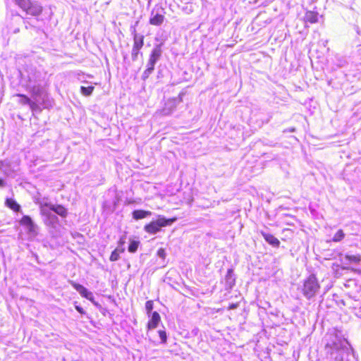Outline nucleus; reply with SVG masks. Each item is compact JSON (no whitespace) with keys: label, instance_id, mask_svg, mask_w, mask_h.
<instances>
[{"label":"nucleus","instance_id":"nucleus-22","mask_svg":"<svg viewBox=\"0 0 361 361\" xmlns=\"http://www.w3.org/2000/svg\"><path fill=\"white\" fill-rule=\"evenodd\" d=\"M153 307H154L153 300H147L145 302V309H146L147 314H148V316H149V314H151V312L153 310Z\"/></svg>","mask_w":361,"mask_h":361},{"label":"nucleus","instance_id":"nucleus-14","mask_svg":"<svg viewBox=\"0 0 361 361\" xmlns=\"http://www.w3.org/2000/svg\"><path fill=\"white\" fill-rule=\"evenodd\" d=\"M125 252L124 247H117L114 250H113L110 255L109 260L111 262H116L119 259L120 254L123 253Z\"/></svg>","mask_w":361,"mask_h":361},{"label":"nucleus","instance_id":"nucleus-32","mask_svg":"<svg viewBox=\"0 0 361 361\" xmlns=\"http://www.w3.org/2000/svg\"><path fill=\"white\" fill-rule=\"evenodd\" d=\"M295 128H290L288 129H286L284 130V132H295Z\"/></svg>","mask_w":361,"mask_h":361},{"label":"nucleus","instance_id":"nucleus-12","mask_svg":"<svg viewBox=\"0 0 361 361\" xmlns=\"http://www.w3.org/2000/svg\"><path fill=\"white\" fill-rule=\"evenodd\" d=\"M161 54V49L160 47L157 46L152 51L149 60L152 62L156 63L160 58Z\"/></svg>","mask_w":361,"mask_h":361},{"label":"nucleus","instance_id":"nucleus-2","mask_svg":"<svg viewBox=\"0 0 361 361\" xmlns=\"http://www.w3.org/2000/svg\"><path fill=\"white\" fill-rule=\"evenodd\" d=\"M176 220V217L166 219L165 217L159 216L157 219L145 224L144 229L147 233L155 234L159 232L162 227L170 226Z\"/></svg>","mask_w":361,"mask_h":361},{"label":"nucleus","instance_id":"nucleus-16","mask_svg":"<svg viewBox=\"0 0 361 361\" xmlns=\"http://www.w3.org/2000/svg\"><path fill=\"white\" fill-rule=\"evenodd\" d=\"M345 259L349 262V263H355L357 264L361 261V257L359 255H345Z\"/></svg>","mask_w":361,"mask_h":361},{"label":"nucleus","instance_id":"nucleus-23","mask_svg":"<svg viewBox=\"0 0 361 361\" xmlns=\"http://www.w3.org/2000/svg\"><path fill=\"white\" fill-rule=\"evenodd\" d=\"M158 334H159V337L161 338V343H166V341H167V334H166V331H164V330H159L158 331Z\"/></svg>","mask_w":361,"mask_h":361},{"label":"nucleus","instance_id":"nucleus-21","mask_svg":"<svg viewBox=\"0 0 361 361\" xmlns=\"http://www.w3.org/2000/svg\"><path fill=\"white\" fill-rule=\"evenodd\" d=\"M16 96L21 98L20 103L23 105H25V104L29 105V104L31 101L30 99L25 94H17Z\"/></svg>","mask_w":361,"mask_h":361},{"label":"nucleus","instance_id":"nucleus-6","mask_svg":"<svg viewBox=\"0 0 361 361\" xmlns=\"http://www.w3.org/2000/svg\"><path fill=\"white\" fill-rule=\"evenodd\" d=\"M70 283L77 291L80 293L81 296L90 300H92L93 299L92 293L88 291L87 289L85 288L83 286L73 281H71Z\"/></svg>","mask_w":361,"mask_h":361},{"label":"nucleus","instance_id":"nucleus-24","mask_svg":"<svg viewBox=\"0 0 361 361\" xmlns=\"http://www.w3.org/2000/svg\"><path fill=\"white\" fill-rule=\"evenodd\" d=\"M157 255L164 259L166 258V251L165 249L161 247L157 250Z\"/></svg>","mask_w":361,"mask_h":361},{"label":"nucleus","instance_id":"nucleus-18","mask_svg":"<svg viewBox=\"0 0 361 361\" xmlns=\"http://www.w3.org/2000/svg\"><path fill=\"white\" fill-rule=\"evenodd\" d=\"M139 245H140V241L131 240L130 241V244L128 246V252H130L131 253L135 252L137 250Z\"/></svg>","mask_w":361,"mask_h":361},{"label":"nucleus","instance_id":"nucleus-17","mask_svg":"<svg viewBox=\"0 0 361 361\" xmlns=\"http://www.w3.org/2000/svg\"><path fill=\"white\" fill-rule=\"evenodd\" d=\"M94 90V87L92 86V85L88 86V87H84V86L80 87V92L85 97L90 96L92 94Z\"/></svg>","mask_w":361,"mask_h":361},{"label":"nucleus","instance_id":"nucleus-15","mask_svg":"<svg viewBox=\"0 0 361 361\" xmlns=\"http://www.w3.org/2000/svg\"><path fill=\"white\" fill-rule=\"evenodd\" d=\"M305 19L310 23H315L318 20L317 13L314 11H307L305 13Z\"/></svg>","mask_w":361,"mask_h":361},{"label":"nucleus","instance_id":"nucleus-11","mask_svg":"<svg viewBox=\"0 0 361 361\" xmlns=\"http://www.w3.org/2000/svg\"><path fill=\"white\" fill-rule=\"evenodd\" d=\"M164 19L165 17L164 15L157 13L154 16L150 17L149 23L152 25L159 26L164 23Z\"/></svg>","mask_w":361,"mask_h":361},{"label":"nucleus","instance_id":"nucleus-10","mask_svg":"<svg viewBox=\"0 0 361 361\" xmlns=\"http://www.w3.org/2000/svg\"><path fill=\"white\" fill-rule=\"evenodd\" d=\"M5 205L15 212H20V205L13 198H6Z\"/></svg>","mask_w":361,"mask_h":361},{"label":"nucleus","instance_id":"nucleus-35","mask_svg":"<svg viewBox=\"0 0 361 361\" xmlns=\"http://www.w3.org/2000/svg\"><path fill=\"white\" fill-rule=\"evenodd\" d=\"M40 91L37 90L36 92L34 93L35 95H38L39 94Z\"/></svg>","mask_w":361,"mask_h":361},{"label":"nucleus","instance_id":"nucleus-5","mask_svg":"<svg viewBox=\"0 0 361 361\" xmlns=\"http://www.w3.org/2000/svg\"><path fill=\"white\" fill-rule=\"evenodd\" d=\"M39 207L42 211L44 207H48L50 210L53 211L62 218H66L68 216V210L62 204H52L50 203L44 202L40 204Z\"/></svg>","mask_w":361,"mask_h":361},{"label":"nucleus","instance_id":"nucleus-33","mask_svg":"<svg viewBox=\"0 0 361 361\" xmlns=\"http://www.w3.org/2000/svg\"><path fill=\"white\" fill-rule=\"evenodd\" d=\"M5 185L4 181L2 178H0V187H4Z\"/></svg>","mask_w":361,"mask_h":361},{"label":"nucleus","instance_id":"nucleus-34","mask_svg":"<svg viewBox=\"0 0 361 361\" xmlns=\"http://www.w3.org/2000/svg\"><path fill=\"white\" fill-rule=\"evenodd\" d=\"M267 241H268L269 243H271V240L269 239V236L268 235L264 236Z\"/></svg>","mask_w":361,"mask_h":361},{"label":"nucleus","instance_id":"nucleus-25","mask_svg":"<svg viewBox=\"0 0 361 361\" xmlns=\"http://www.w3.org/2000/svg\"><path fill=\"white\" fill-rule=\"evenodd\" d=\"M152 72H151L150 71L146 69L143 73H142V78L143 80H147L149 76L150 75V74L152 73Z\"/></svg>","mask_w":361,"mask_h":361},{"label":"nucleus","instance_id":"nucleus-7","mask_svg":"<svg viewBox=\"0 0 361 361\" xmlns=\"http://www.w3.org/2000/svg\"><path fill=\"white\" fill-rule=\"evenodd\" d=\"M19 224L20 226L25 227L28 232L34 233L35 232V224L30 216L24 215L19 221Z\"/></svg>","mask_w":361,"mask_h":361},{"label":"nucleus","instance_id":"nucleus-28","mask_svg":"<svg viewBox=\"0 0 361 361\" xmlns=\"http://www.w3.org/2000/svg\"><path fill=\"white\" fill-rule=\"evenodd\" d=\"M125 243H126L125 238L124 237L120 238V239L118 241V245L119 247H123V245H125Z\"/></svg>","mask_w":361,"mask_h":361},{"label":"nucleus","instance_id":"nucleus-13","mask_svg":"<svg viewBox=\"0 0 361 361\" xmlns=\"http://www.w3.org/2000/svg\"><path fill=\"white\" fill-rule=\"evenodd\" d=\"M225 279H226V281L228 283L230 288H232L235 285V279L233 276V269H228L227 270V273L225 276Z\"/></svg>","mask_w":361,"mask_h":361},{"label":"nucleus","instance_id":"nucleus-4","mask_svg":"<svg viewBox=\"0 0 361 361\" xmlns=\"http://www.w3.org/2000/svg\"><path fill=\"white\" fill-rule=\"evenodd\" d=\"M144 39L145 37L143 35H138L135 32L133 35V45L131 52L133 60H136L137 59L140 51L144 46Z\"/></svg>","mask_w":361,"mask_h":361},{"label":"nucleus","instance_id":"nucleus-20","mask_svg":"<svg viewBox=\"0 0 361 361\" xmlns=\"http://www.w3.org/2000/svg\"><path fill=\"white\" fill-rule=\"evenodd\" d=\"M331 355L334 356V361H343V351L341 350H337L331 353Z\"/></svg>","mask_w":361,"mask_h":361},{"label":"nucleus","instance_id":"nucleus-1","mask_svg":"<svg viewBox=\"0 0 361 361\" xmlns=\"http://www.w3.org/2000/svg\"><path fill=\"white\" fill-rule=\"evenodd\" d=\"M14 3L27 15L38 17L43 12V6L32 0H13Z\"/></svg>","mask_w":361,"mask_h":361},{"label":"nucleus","instance_id":"nucleus-19","mask_svg":"<svg viewBox=\"0 0 361 361\" xmlns=\"http://www.w3.org/2000/svg\"><path fill=\"white\" fill-rule=\"evenodd\" d=\"M345 237V233L343 231V230L340 229L338 230L335 235H334L332 240L334 242H340Z\"/></svg>","mask_w":361,"mask_h":361},{"label":"nucleus","instance_id":"nucleus-29","mask_svg":"<svg viewBox=\"0 0 361 361\" xmlns=\"http://www.w3.org/2000/svg\"><path fill=\"white\" fill-rule=\"evenodd\" d=\"M29 106L32 110H36L38 109V105L32 101H30Z\"/></svg>","mask_w":361,"mask_h":361},{"label":"nucleus","instance_id":"nucleus-8","mask_svg":"<svg viewBox=\"0 0 361 361\" xmlns=\"http://www.w3.org/2000/svg\"><path fill=\"white\" fill-rule=\"evenodd\" d=\"M161 321V317L157 312H153L151 314V318L148 321L147 328L148 330L154 329L157 327Z\"/></svg>","mask_w":361,"mask_h":361},{"label":"nucleus","instance_id":"nucleus-26","mask_svg":"<svg viewBox=\"0 0 361 361\" xmlns=\"http://www.w3.org/2000/svg\"><path fill=\"white\" fill-rule=\"evenodd\" d=\"M156 63L154 62H152L151 61L149 60L148 63H147V69L150 71L151 72H152L154 69V65H155Z\"/></svg>","mask_w":361,"mask_h":361},{"label":"nucleus","instance_id":"nucleus-30","mask_svg":"<svg viewBox=\"0 0 361 361\" xmlns=\"http://www.w3.org/2000/svg\"><path fill=\"white\" fill-rule=\"evenodd\" d=\"M238 307V303H231L228 305V310H233Z\"/></svg>","mask_w":361,"mask_h":361},{"label":"nucleus","instance_id":"nucleus-27","mask_svg":"<svg viewBox=\"0 0 361 361\" xmlns=\"http://www.w3.org/2000/svg\"><path fill=\"white\" fill-rule=\"evenodd\" d=\"M280 245L279 240L272 236V247H279Z\"/></svg>","mask_w":361,"mask_h":361},{"label":"nucleus","instance_id":"nucleus-9","mask_svg":"<svg viewBox=\"0 0 361 361\" xmlns=\"http://www.w3.org/2000/svg\"><path fill=\"white\" fill-rule=\"evenodd\" d=\"M151 215L152 212L150 211H146L143 209H136L134 210L132 213L133 218L135 220L142 219Z\"/></svg>","mask_w":361,"mask_h":361},{"label":"nucleus","instance_id":"nucleus-3","mask_svg":"<svg viewBox=\"0 0 361 361\" xmlns=\"http://www.w3.org/2000/svg\"><path fill=\"white\" fill-rule=\"evenodd\" d=\"M320 286L314 274L310 275L303 282L302 293L307 299H311L318 293Z\"/></svg>","mask_w":361,"mask_h":361},{"label":"nucleus","instance_id":"nucleus-31","mask_svg":"<svg viewBox=\"0 0 361 361\" xmlns=\"http://www.w3.org/2000/svg\"><path fill=\"white\" fill-rule=\"evenodd\" d=\"M75 309L78 312H80L82 314H84L85 313L83 309L80 306H75Z\"/></svg>","mask_w":361,"mask_h":361}]
</instances>
